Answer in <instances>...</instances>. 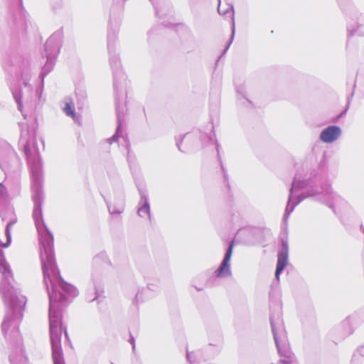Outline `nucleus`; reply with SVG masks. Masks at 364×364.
<instances>
[{"mask_svg":"<svg viewBox=\"0 0 364 364\" xmlns=\"http://www.w3.org/2000/svg\"><path fill=\"white\" fill-rule=\"evenodd\" d=\"M45 253L46 255V257H44V255L41 254L43 271L45 279H48L50 282H51V275L53 277H57L58 272L55 264L54 255L51 250H49V252L48 253L46 251Z\"/></svg>","mask_w":364,"mask_h":364,"instance_id":"1","label":"nucleus"},{"mask_svg":"<svg viewBox=\"0 0 364 364\" xmlns=\"http://www.w3.org/2000/svg\"><path fill=\"white\" fill-rule=\"evenodd\" d=\"M232 249L233 242H232L229 246L220 266L215 272V274L217 277H224L230 274V261L232 253Z\"/></svg>","mask_w":364,"mask_h":364,"instance_id":"2","label":"nucleus"},{"mask_svg":"<svg viewBox=\"0 0 364 364\" xmlns=\"http://www.w3.org/2000/svg\"><path fill=\"white\" fill-rule=\"evenodd\" d=\"M341 134V130L338 127L330 126L321 132L320 139L325 143H331L336 141Z\"/></svg>","mask_w":364,"mask_h":364,"instance_id":"3","label":"nucleus"},{"mask_svg":"<svg viewBox=\"0 0 364 364\" xmlns=\"http://www.w3.org/2000/svg\"><path fill=\"white\" fill-rule=\"evenodd\" d=\"M288 263V247L286 243L283 244V250L278 255L277 267L275 270V277L279 280V276Z\"/></svg>","mask_w":364,"mask_h":364,"instance_id":"4","label":"nucleus"},{"mask_svg":"<svg viewBox=\"0 0 364 364\" xmlns=\"http://www.w3.org/2000/svg\"><path fill=\"white\" fill-rule=\"evenodd\" d=\"M149 213H150V207L147 203H145L138 210V214L140 216H144V215L149 216Z\"/></svg>","mask_w":364,"mask_h":364,"instance_id":"5","label":"nucleus"},{"mask_svg":"<svg viewBox=\"0 0 364 364\" xmlns=\"http://www.w3.org/2000/svg\"><path fill=\"white\" fill-rule=\"evenodd\" d=\"M0 272L4 274L10 272L9 266L5 260L0 261Z\"/></svg>","mask_w":364,"mask_h":364,"instance_id":"6","label":"nucleus"},{"mask_svg":"<svg viewBox=\"0 0 364 364\" xmlns=\"http://www.w3.org/2000/svg\"><path fill=\"white\" fill-rule=\"evenodd\" d=\"M109 210L112 214H119L123 211V207L119 205V207L117 208L115 204H110L109 205Z\"/></svg>","mask_w":364,"mask_h":364,"instance_id":"7","label":"nucleus"},{"mask_svg":"<svg viewBox=\"0 0 364 364\" xmlns=\"http://www.w3.org/2000/svg\"><path fill=\"white\" fill-rule=\"evenodd\" d=\"M64 111L68 116H70L72 118L75 117V113L74 112V109L69 103H66L64 107Z\"/></svg>","mask_w":364,"mask_h":364,"instance_id":"8","label":"nucleus"},{"mask_svg":"<svg viewBox=\"0 0 364 364\" xmlns=\"http://www.w3.org/2000/svg\"><path fill=\"white\" fill-rule=\"evenodd\" d=\"M56 330L55 329V326L53 324L50 323V339L51 341L53 342L54 339L58 340V335L57 332H55Z\"/></svg>","mask_w":364,"mask_h":364,"instance_id":"9","label":"nucleus"},{"mask_svg":"<svg viewBox=\"0 0 364 364\" xmlns=\"http://www.w3.org/2000/svg\"><path fill=\"white\" fill-rule=\"evenodd\" d=\"M55 364H60V363H55Z\"/></svg>","mask_w":364,"mask_h":364,"instance_id":"10","label":"nucleus"}]
</instances>
